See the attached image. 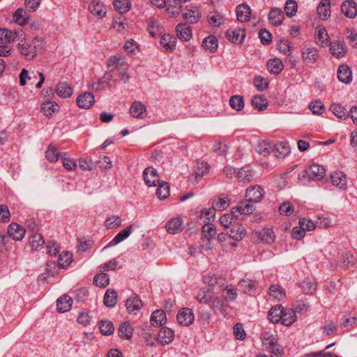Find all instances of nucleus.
Wrapping results in <instances>:
<instances>
[{
    "label": "nucleus",
    "instance_id": "nucleus-13",
    "mask_svg": "<svg viewBox=\"0 0 357 357\" xmlns=\"http://www.w3.org/2000/svg\"><path fill=\"white\" fill-rule=\"evenodd\" d=\"M342 12L349 18H354L357 15V4L354 0H346L341 6Z\"/></svg>",
    "mask_w": 357,
    "mask_h": 357
},
{
    "label": "nucleus",
    "instance_id": "nucleus-29",
    "mask_svg": "<svg viewBox=\"0 0 357 357\" xmlns=\"http://www.w3.org/2000/svg\"><path fill=\"white\" fill-rule=\"evenodd\" d=\"M284 19V14L281 9L273 8L271 10L268 14V20L271 23L278 26L280 25Z\"/></svg>",
    "mask_w": 357,
    "mask_h": 357
},
{
    "label": "nucleus",
    "instance_id": "nucleus-37",
    "mask_svg": "<svg viewBox=\"0 0 357 357\" xmlns=\"http://www.w3.org/2000/svg\"><path fill=\"white\" fill-rule=\"evenodd\" d=\"M283 312L284 309L281 305H277L271 307L268 314V319L272 323H278L281 320Z\"/></svg>",
    "mask_w": 357,
    "mask_h": 357
},
{
    "label": "nucleus",
    "instance_id": "nucleus-49",
    "mask_svg": "<svg viewBox=\"0 0 357 357\" xmlns=\"http://www.w3.org/2000/svg\"><path fill=\"white\" fill-rule=\"evenodd\" d=\"M229 105L236 111H241L244 107V100L243 96L234 95L229 99Z\"/></svg>",
    "mask_w": 357,
    "mask_h": 357
},
{
    "label": "nucleus",
    "instance_id": "nucleus-55",
    "mask_svg": "<svg viewBox=\"0 0 357 357\" xmlns=\"http://www.w3.org/2000/svg\"><path fill=\"white\" fill-rule=\"evenodd\" d=\"M237 178L242 182H250L252 178L251 170L248 167H244L237 172Z\"/></svg>",
    "mask_w": 357,
    "mask_h": 357
},
{
    "label": "nucleus",
    "instance_id": "nucleus-40",
    "mask_svg": "<svg viewBox=\"0 0 357 357\" xmlns=\"http://www.w3.org/2000/svg\"><path fill=\"white\" fill-rule=\"evenodd\" d=\"M229 205V199L228 195L222 193L220 195L217 200H215L213 203V209L222 211L227 208Z\"/></svg>",
    "mask_w": 357,
    "mask_h": 357
},
{
    "label": "nucleus",
    "instance_id": "nucleus-14",
    "mask_svg": "<svg viewBox=\"0 0 357 357\" xmlns=\"http://www.w3.org/2000/svg\"><path fill=\"white\" fill-rule=\"evenodd\" d=\"M182 15L183 19L190 24L197 22L202 17L200 11L195 6L191 7L190 8H185Z\"/></svg>",
    "mask_w": 357,
    "mask_h": 357
},
{
    "label": "nucleus",
    "instance_id": "nucleus-6",
    "mask_svg": "<svg viewBox=\"0 0 357 357\" xmlns=\"http://www.w3.org/2000/svg\"><path fill=\"white\" fill-rule=\"evenodd\" d=\"M245 33L243 29H230L225 33V37L228 40L234 44H241L245 39Z\"/></svg>",
    "mask_w": 357,
    "mask_h": 357
},
{
    "label": "nucleus",
    "instance_id": "nucleus-9",
    "mask_svg": "<svg viewBox=\"0 0 357 357\" xmlns=\"http://www.w3.org/2000/svg\"><path fill=\"white\" fill-rule=\"evenodd\" d=\"M142 305V300L136 294L131 295L126 301V307L129 313L136 314Z\"/></svg>",
    "mask_w": 357,
    "mask_h": 357
},
{
    "label": "nucleus",
    "instance_id": "nucleus-2",
    "mask_svg": "<svg viewBox=\"0 0 357 357\" xmlns=\"http://www.w3.org/2000/svg\"><path fill=\"white\" fill-rule=\"evenodd\" d=\"M326 174L325 169L319 165L313 164L303 172L302 176H307L310 180H321Z\"/></svg>",
    "mask_w": 357,
    "mask_h": 357
},
{
    "label": "nucleus",
    "instance_id": "nucleus-64",
    "mask_svg": "<svg viewBox=\"0 0 357 357\" xmlns=\"http://www.w3.org/2000/svg\"><path fill=\"white\" fill-rule=\"evenodd\" d=\"M203 43L206 49L213 52L218 47V41L215 36H209L204 39Z\"/></svg>",
    "mask_w": 357,
    "mask_h": 357
},
{
    "label": "nucleus",
    "instance_id": "nucleus-52",
    "mask_svg": "<svg viewBox=\"0 0 357 357\" xmlns=\"http://www.w3.org/2000/svg\"><path fill=\"white\" fill-rule=\"evenodd\" d=\"M99 329L102 334L109 335L114 333V326L109 321H101L99 324Z\"/></svg>",
    "mask_w": 357,
    "mask_h": 357
},
{
    "label": "nucleus",
    "instance_id": "nucleus-36",
    "mask_svg": "<svg viewBox=\"0 0 357 357\" xmlns=\"http://www.w3.org/2000/svg\"><path fill=\"white\" fill-rule=\"evenodd\" d=\"M296 315L293 309H284L281 322L284 326H289L296 321Z\"/></svg>",
    "mask_w": 357,
    "mask_h": 357
},
{
    "label": "nucleus",
    "instance_id": "nucleus-3",
    "mask_svg": "<svg viewBox=\"0 0 357 357\" xmlns=\"http://www.w3.org/2000/svg\"><path fill=\"white\" fill-rule=\"evenodd\" d=\"M246 200L249 202H259L264 197L263 188L255 185L248 188L245 192Z\"/></svg>",
    "mask_w": 357,
    "mask_h": 357
},
{
    "label": "nucleus",
    "instance_id": "nucleus-28",
    "mask_svg": "<svg viewBox=\"0 0 357 357\" xmlns=\"http://www.w3.org/2000/svg\"><path fill=\"white\" fill-rule=\"evenodd\" d=\"M272 152L275 157L283 158L290 153V147L287 142H280L273 148Z\"/></svg>",
    "mask_w": 357,
    "mask_h": 357
},
{
    "label": "nucleus",
    "instance_id": "nucleus-54",
    "mask_svg": "<svg viewBox=\"0 0 357 357\" xmlns=\"http://www.w3.org/2000/svg\"><path fill=\"white\" fill-rule=\"evenodd\" d=\"M212 296L213 294L208 289H201L196 298L199 303L208 305L210 303Z\"/></svg>",
    "mask_w": 357,
    "mask_h": 357
},
{
    "label": "nucleus",
    "instance_id": "nucleus-44",
    "mask_svg": "<svg viewBox=\"0 0 357 357\" xmlns=\"http://www.w3.org/2000/svg\"><path fill=\"white\" fill-rule=\"evenodd\" d=\"M161 45L166 50L172 51L176 46V38L170 34H164L160 39Z\"/></svg>",
    "mask_w": 357,
    "mask_h": 357
},
{
    "label": "nucleus",
    "instance_id": "nucleus-63",
    "mask_svg": "<svg viewBox=\"0 0 357 357\" xmlns=\"http://www.w3.org/2000/svg\"><path fill=\"white\" fill-rule=\"evenodd\" d=\"M298 5L294 0H287L285 3L284 10L287 16L293 17L297 12Z\"/></svg>",
    "mask_w": 357,
    "mask_h": 357
},
{
    "label": "nucleus",
    "instance_id": "nucleus-33",
    "mask_svg": "<svg viewBox=\"0 0 357 357\" xmlns=\"http://www.w3.org/2000/svg\"><path fill=\"white\" fill-rule=\"evenodd\" d=\"M209 171V166L207 162L204 161H197L195 165V175L196 181L198 182L199 179L208 174Z\"/></svg>",
    "mask_w": 357,
    "mask_h": 357
},
{
    "label": "nucleus",
    "instance_id": "nucleus-24",
    "mask_svg": "<svg viewBox=\"0 0 357 357\" xmlns=\"http://www.w3.org/2000/svg\"><path fill=\"white\" fill-rule=\"evenodd\" d=\"M174 337V331L167 327H162L158 334V340L164 344H169Z\"/></svg>",
    "mask_w": 357,
    "mask_h": 357
},
{
    "label": "nucleus",
    "instance_id": "nucleus-8",
    "mask_svg": "<svg viewBox=\"0 0 357 357\" xmlns=\"http://www.w3.org/2000/svg\"><path fill=\"white\" fill-rule=\"evenodd\" d=\"M8 234L15 241L22 240L25 235V229L20 225L15 222L8 226Z\"/></svg>",
    "mask_w": 357,
    "mask_h": 357
},
{
    "label": "nucleus",
    "instance_id": "nucleus-61",
    "mask_svg": "<svg viewBox=\"0 0 357 357\" xmlns=\"http://www.w3.org/2000/svg\"><path fill=\"white\" fill-rule=\"evenodd\" d=\"M105 225L107 229L116 228L121 226V218L119 215H111L106 219Z\"/></svg>",
    "mask_w": 357,
    "mask_h": 357
},
{
    "label": "nucleus",
    "instance_id": "nucleus-16",
    "mask_svg": "<svg viewBox=\"0 0 357 357\" xmlns=\"http://www.w3.org/2000/svg\"><path fill=\"white\" fill-rule=\"evenodd\" d=\"M237 20L241 22H248L250 19L251 9L245 3L237 6L236 8Z\"/></svg>",
    "mask_w": 357,
    "mask_h": 357
},
{
    "label": "nucleus",
    "instance_id": "nucleus-50",
    "mask_svg": "<svg viewBox=\"0 0 357 357\" xmlns=\"http://www.w3.org/2000/svg\"><path fill=\"white\" fill-rule=\"evenodd\" d=\"M237 292L234 287L227 286L222 291V298L224 301L231 302L237 298Z\"/></svg>",
    "mask_w": 357,
    "mask_h": 357
},
{
    "label": "nucleus",
    "instance_id": "nucleus-42",
    "mask_svg": "<svg viewBox=\"0 0 357 357\" xmlns=\"http://www.w3.org/2000/svg\"><path fill=\"white\" fill-rule=\"evenodd\" d=\"M59 105L52 100H47L41 105V110L44 115L50 116L59 110Z\"/></svg>",
    "mask_w": 357,
    "mask_h": 357
},
{
    "label": "nucleus",
    "instance_id": "nucleus-60",
    "mask_svg": "<svg viewBox=\"0 0 357 357\" xmlns=\"http://www.w3.org/2000/svg\"><path fill=\"white\" fill-rule=\"evenodd\" d=\"M29 243L33 249H38L45 244V241L40 234L36 233L30 236Z\"/></svg>",
    "mask_w": 357,
    "mask_h": 357
},
{
    "label": "nucleus",
    "instance_id": "nucleus-31",
    "mask_svg": "<svg viewBox=\"0 0 357 357\" xmlns=\"http://www.w3.org/2000/svg\"><path fill=\"white\" fill-rule=\"evenodd\" d=\"M118 334L121 338L129 340L132 337L133 328L128 321H124L119 326Z\"/></svg>",
    "mask_w": 357,
    "mask_h": 357
},
{
    "label": "nucleus",
    "instance_id": "nucleus-12",
    "mask_svg": "<svg viewBox=\"0 0 357 357\" xmlns=\"http://www.w3.org/2000/svg\"><path fill=\"white\" fill-rule=\"evenodd\" d=\"M175 31L177 37L183 41H188L192 38V29L186 23H179Z\"/></svg>",
    "mask_w": 357,
    "mask_h": 357
},
{
    "label": "nucleus",
    "instance_id": "nucleus-45",
    "mask_svg": "<svg viewBox=\"0 0 357 357\" xmlns=\"http://www.w3.org/2000/svg\"><path fill=\"white\" fill-rule=\"evenodd\" d=\"M257 282L249 278H245L241 280L240 287L245 293L252 294L257 287Z\"/></svg>",
    "mask_w": 357,
    "mask_h": 357
},
{
    "label": "nucleus",
    "instance_id": "nucleus-1",
    "mask_svg": "<svg viewBox=\"0 0 357 357\" xmlns=\"http://www.w3.org/2000/svg\"><path fill=\"white\" fill-rule=\"evenodd\" d=\"M42 40L37 38L29 43H18V49L21 54L26 59H32L37 55V49L42 43Z\"/></svg>",
    "mask_w": 357,
    "mask_h": 357
},
{
    "label": "nucleus",
    "instance_id": "nucleus-10",
    "mask_svg": "<svg viewBox=\"0 0 357 357\" xmlns=\"http://www.w3.org/2000/svg\"><path fill=\"white\" fill-rule=\"evenodd\" d=\"M76 102L79 107L89 109L94 104L95 98L91 92H84L77 96Z\"/></svg>",
    "mask_w": 357,
    "mask_h": 357
},
{
    "label": "nucleus",
    "instance_id": "nucleus-51",
    "mask_svg": "<svg viewBox=\"0 0 357 357\" xmlns=\"http://www.w3.org/2000/svg\"><path fill=\"white\" fill-rule=\"evenodd\" d=\"M253 204L254 202H249L248 201L241 202L237 206V211L241 214H250L255 209Z\"/></svg>",
    "mask_w": 357,
    "mask_h": 357
},
{
    "label": "nucleus",
    "instance_id": "nucleus-18",
    "mask_svg": "<svg viewBox=\"0 0 357 357\" xmlns=\"http://www.w3.org/2000/svg\"><path fill=\"white\" fill-rule=\"evenodd\" d=\"M257 238L261 242H264L267 244H271L275 241V236L272 229L264 228L261 231L256 232Z\"/></svg>",
    "mask_w": 357,
    "mask_h": 357
},
{
    "label": "nucleus",
    "instance_id": "nucleus-19",
    "mask_svg": "<svg viewBox=\"0 0 357 357\" xmlns=\"http://www.w3.org/2000/svg\"><path fill=\"white\" fill-rule=\"evenodd\" d=\"M338 79L345 84H349L352 80V73L350 68L347 65H340L337 69Z\"/></svg>",
    "mask_w": 357,
    "mask_h": 357
},
{
    "label": "nucleus",
    "instance_id": "nucleus-48",
    "mask_svg": "<svg viewBox=\"0 0 357 357\" xmlns=\"http://www.w3.org/2000/svg\"><path fill=\"white\" fill-rule=\"evenodd\" d=\"M73 261V255L69 252H63L58 258V266L65 268Z\"/></svg>",
    "mask_w": 357,
    "mask_h": 357
},
{
    "label": "nucleus",
    "instance_id": "nucleus-15",
    "mask_svg": "<svg viewBox=\"0 0 357 357\" xmlns=\"http://www.w3.org/2000/svg\"><path fill=\"white\" fill-rule=\"evenodd\" d=\"M167 231L170 234H176L183 229V222L181 218H175L169 220L166 224Z\"/></svg>",
    "mask_w": 357,
    "mask_h": 357
},
{
    "label": "nucleus",
    "instance_id": "nucleus-5",
    "mask_svg": "<svg viewBox=\"0 0 357 357\" xmlns=\"http://www.w3.org/2000/svg\"><path fill=\"white\" fill-rule=\"evenodd\" d=\"M246 230L245 227L238 222L231 225V228L227 229V234L229 238L235 241H241L245 236Z\"/></svg>",
    "mask_w": 357,
    "mask_h": 357
},
{
    "label": "nucleus",
    "instance_id": "nucleus-46",
    "mask_svg": "<svg viewBox=\"0 0 357 357\" xmlns=\"http://www.w3.org/2000/svg\"><path fill=\"white\" fill-rule=\"evenodd\" d=\"M93 283L100 287H106L109 284V276L105 273H98L93 278Z\"/></svg>",
    "mask_w": 357,
    "mask_h": 357
},
{
    "label": "nucleus",
    "instance_id": "nucleus-23",
    "mask_svg": "<svg viewBox=\"0 0 357 357\" xmlns=\"http://www.w3.org/2000/svg\"><path fill=\"white\" fill-rule=\"evenodd\" d=\"M132 230V225H130L127 227L126 229L121 230L115 236V237L112 240V241L103 248V250L106 249L109 246L115 245L122 242L123 240H125L130 236Z\"/></svg>",
    "mask_w": 357,
    "mask_h": 357
},
{
    "label": "nucleus",
    "instance_id": "nucleus-27",
    "mask_svg": "<svg viewBox=\"0 0 357 357\" xmlns=\"http://www.w3.org/2000/svg\"><path fill=\"white\" fill-rule=\"evenodd\" d=\"M146 112L145 106L142 102L137 101L134 102L130 109V114L137 119H143L146 115Z\"/></svg>",
    "mask_w": 357,
    "mask_h": 357
},
{
    "label": "nucleus",
    "instance_id": "nucleus-56",
    "mask_svg": "<svg viewBox=\"0 0 357 357\" xmlns=\"http://www.w3.org/2000/svg\"><path fill=\"white\" fill-rule=\"evenodd\" d=\"M203 237L206 239H211L216 234V228L211 223H206L202 228Z\"/></svg>",
    "mask_w": 357,
    "mask_h": 357
},
{
    "label": "nucleus",
    "instance_id": "nucleus-32",
    "mask_svg": "<svg viewBox=\"0 0 357 357\" xmlns=\"http://www.w3.org/2000/svg\"><path fill=\"white\" fill-rule=\"evenodd\" d=\"M72 303L73 300L70 296L67 295L61 296L56 301L58 312H66L68 311L71 308Z\"/></svg>",
    "mask_w": 357,
    "mask_h": 357
},
{
    "label": "nucleus",
    "instance_id": "nucleus-35",
    "mask_svg": "<svg viewBox=\"0 0 357 357\" xmlns=\"http://www.w3.org/2000/svg\"><path fill=\"white\" fill-rule=\"evenodd\" d=\"M267 68L271 74L278 75L283 70L284 65L280 59L274 58L268 60Z\"/></svg>",
    "mask_w": 357,
    "mask_h": 357
},
{
    "label": "nucleus",
    "instance_id": "nucleus-57",
    "mask_svg": "<svg viewBox=\"0 0 357 357\" xmlns=\"http://www.w3.org/2000/svg\"><path fill=\"white\" fill-rule=\"evenodd\" d=\"M114 6L117 11L123 14L129 10L130 2V0H114Z\"/></svg>",
    "mask_w": 357,
    "mask_h": 357
},
{
    "label": "nucleus",
    "instance_id": "nucleus-20",
    "mask_svg": "<svg viewBox=\"0 0 357 357\" xmlns=\"http://www.w3.org/2000/svg\"><path fill=\"white\" fill-rule=\"evenodd\" d=\"M213 310H218L222 314L227 313L229 306L218 296L213 294L210 303L208 304Z\"/></svg>",
    "mask_w": 357,
    "mask_h": 357
},
{
    "label": "nucleus",
    "instance_id": "nucleus-38",
    "mask_svg": "<svg viewBox=\"0 0 357 357\" xmlns=\"http://www.w3.org/2000/svg\"><path fill=\"white\" fill-rule=\"evenodd\" d=\"M316 38L321 47H326L330 45V38L324 27L319 26L317 28Z\"/></svg>",
    "mask_w": 357,
    "mask_h": 357
},
{
    "label": "nucleus",
    "instance_id": "nucleus-62",
    "mask_svg": "<svg viewBox=\"0 0 357 357\" xmlns=\"http://www.w3.org/2000/svg\"><path fill=\"white\" fill-rule=\"evenodd\" d=\"M309 109L314 114H321L325 112L324 103L319 100L311 102L309 105Z\"/></svg>",
    "mask_w": 357,
    "mask_h": 357
},
{
    "label": "nucleus",
    "instance_id": "nucleus-26",
    "mask_svg": "<svg viewBox=\"0 0 357 357\" xmlns=\"http://www.w3.org/2000/svg\"><path fill=\"white\" fill-rule=\"evenodd\" d=\"M330 52L336 58L344 57L347 52V48L344 43L340 42H334L330 44Z\"/></svg>",
    "mask_w": 357,
    "mask_h": 357
},
{
    "label": "nucleus",
    "instance_id": "nucleus-39",
    "mask_svg": "<svg viewBox=\"0 0 357 357\" xmlns=\"http://www.w3.org/2000/svg\"><path fill=\"white\" fill-rule=\"evenodd\" d=\"M117 302V293L114 289H108L104 296L103 303L108 307H113Z\"/></svg>",
    "mask_w": 357,
    "mask_h": 357
},
{
    "label": "nucleus",
    "instance_id": "nucleus-34",
    "mask_svg": "<svg viewBox=\"0 0 357 357\" xmlns=\"http://www.w3.org/2000/svg\"><path fill=\"white\" fill-rule=\"evenodd\" d=\"M150 321L153 326H160L164 324L166 321V314L162 310H155L150 319Z\"/></svg>",
    "mask_w": 357,
    "mask_h": 357
},
{
    "label": "nucleus",
    "instance_id": "nucleus-17",
    "mask_svg": "<svg viewBox=\"0 0 357 357\" xmlns=\"http://www.w3.org/2000/svg\"><path fill=\"white\" fill-rule=\"evenodd\" d=\"M331 183L340 189L344 190L347 180L346 175L342 172H334L331 175Z\"/></svg>",
    "mask_w": 357,
    "mask_h": 357
},
{
    "label": "nucleus",
    "instance_id": "nucleus-59",
    "mask_svg": "<svg viewBox=\"0 0 357 357\" xmlns=\"http://www.w3.org/2000/svg\"><path fill=\"white\" fill-rule=\"evenodd\" d=\"M156 195L160 199H165L168 197L169 195V188L167 183L162 181L159 183Z\"/></svg>",
    "mask_w": 357,
    "mask_h": 357
},
{
    "label": "nucleus",
    "instance_id": "nucleus-58",
    "mask_svg": "<svg viewBox=\"0 0 357 357\" xmlns=\"http://www.w3.org/2000/svg\"><path fill=\"white\" fill-rule=\"evenodd\" d=\"M256 149L259 154L266 155L272 151L273 149L268 141L262 140L258 142Z\"/></svg>",
    "mask_w": 357,
    "mask_h": 357
},
{
    "label": "nucleus",
    "instance_id": "nucleus-22",
    "mask_svg": "<svg viewBox=\"0 0 357 357\" xmlns=\"http://www.w3.org/2000/svg\"><path fill=\"white\" fill-rule=\"evenodd\" d=\"M319 17L325 20L331 16V1L330 0H321L317 7Z\"/></svg>",
    "mask_w": 357,
    "mask_h": 357
},
{
    "label": "nucleus",
    "instance_id": "nucleus-53",
    "mask_svg": "<svg viewBox=\"0 0 357 357\" xmlns=\"http://www.w3.org/2000/svg\"><path fill=\"white\" fill-rule=\"evenodd\" d=\"M331 110L333 114L339 119H346L349 114H346V109L340 104L333 103L331 106Z\"/></svg>",
    "mask_w": 357,
    "mask_h": 357
},
{
    "label": "nucleus",
    "instance_id": "nucleus-21",
    "mask_svg": "<svg viewBox=\"0 0 357 357\" xmlns=\"http://www.w3.org/2000/svg\"><path fill=\"white\" fill-rule=\"evenodd\" d=\"M89 10L93 15L100 18L105 17L107 13L104 5L96 0L90 2Z\"/></svg>",
    "mask_w": 357,
    "mask_h": 357
},
{
    "label": "nucleus",
    "instance_id": "nucleus-4",
    "mask_svg": "<svg viewBox=\"0 0 357 357\" xmlns=\"http://www.w3.org/2000/svg\"><path fill=\"white\" fill-rule=\"evenodd\" d=\"M301 56L303 61L307 63H314L319 57L317 49L307 45L302 48Z\"/></svg>",
    "mask_w": 357,
    "mask_h": 357
},
{
    "label": "nucleus",
    "instance_id": "nucleus-11",
    "mask_svg": "<svg viewBox=\"0 0 357 357\" xmlns=\"http://www.w3.org/2000/svg\"><path fill=\"white\" fill-rule=\"evenodd\" d=\"M144 179L145 183L149 187L155 186L157 182H159V176L155 169L153 167H149L144 170Z\"/></svg>",
    "mask_w": 357,
    "mask_h": 357
},
{
    "label": "nucleus",
    "instance_id": "nucleus-25",
    "mask_svg": "<svg viewBox=\"0 0 357 357\" xmlns=\"http://www.w3.org/2000/svg\"><path fill=\"white\" fill-rule=\"evenodd\" d=\"M56 93L63 98H69L73 93V88L67 82H59L56 86Z\"/></svg>",
    "mask_w": 357,
    "mask_h": 357
},
{
    "label": "nucleus",
    "instance_id": "nucleus-7",
    "mask_svg": "<svg viewBox=\"0 0 357 357\" xmlns=\"http://www.w3.org/2000/svg\"><path fill=\"white\" fill-rule=\"evenodd\" d=\"M177 321L183 326H190L194 321V314L190 308L185 307L181 310L177 314Z\"/></svg>",
    "mask_w": 357,
    "mask_h": 357
},
{
    "label": "nucleus",
    "instance_id": "nucleus-41",
    "mask_svg": "<svg viewBox=\"0 0 357 357\" xmlns=\"http://www.w3.org/2000/svg\"><path fill=\"white\" fill-rule=\"evenodd\" d=\"M252 105L259 111H264L268 106V100L263 95L255 96L252 98Z\"/></svg>",
    "mask_w": 357,
    "mask_h": 357
},
{
    "label": "nucleus",
    "instance_id": "nucleus-43",
    "mask_svg": "<svg viewBox=\"0 0 357 357\" xmlns=\"http://www.w3.org/2000/svg\"><path fill=\"white\" fill-rule=\"evenodd\" d=\"M269 296L273 300L281 301L285 297V291L280 285L273 284L269 288Z\"/></svg>",
    "mask_w": 357,
    "mask_h": 357
},
{
    "label": "nucleus",
    "instance_id": "nucleus-47",
    "mask_svg": "<svg viewBox=\"0 0 357 357\" xmlns=\"http://www.w3.org/2000/svg\"><path fill=\"white\" fill-rule=\"evenodd\" d=\"M61 154H60L57 148L52 145L50 144L46 152H45V158L47 160L51 162H56L59 159V157H61Z\"/></svg>",
    "mask_w": 357,
    "mask_h": 357
},
{
    "label": "nucleus",
    "instance_id": "nucleus-30",
    "mask_svg": "<svg viewBox=\"0 0 357 357\" xmlns=\"http://www.w3.org/2000/svg\"><path fill=\"white\" fill-rule=\"evenodd\" d=\"M17 36V32H13L8 29H0V44L6 45L14 42Z\"/></svg>",
    "mask_w": 357,
    "mask_h": 357
}]
</instances>
